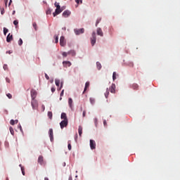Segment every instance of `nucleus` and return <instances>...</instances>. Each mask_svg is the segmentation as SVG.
Wrapping results in <instances>:
<instances>
[{"instance_id": "f257e3e1", "label": "nucleus", "mask_w": 180, "mask_h": 180, "mask_svg": "<svg viewBox=\"0 0 180 180\" xmlns=\"http://www.w3.org/2000/svg\"><path fill=\"white\" fill-rule=\"evenodd\" d=\"M91 46H95V43H96V33L93 32L92 37L91 38Z\"/></svg>"}, {"instance_id": "f03ea898", "label": "nucleus", "mask_w": 180, "mask_h": 180, "mask_svg": "<svg viewBox=\"0 0 180 180\" xmlns=\"http://www.w3.org/2000/svg\"><path fill=\"white\" fill-rule=\"evenodd\" d=\"M31 105L32 106V109L36 110L39 107V103H37V100H35V98L32 99Z\"/></svg>"}, {"instance_id": "7ed1b4c3", "label": "nucleus", "mask_w": 180, "mask_h": 180, "mask_svg": "<svg viewBox=\"0 0 180 180\" xmlns=\"http://www.w3.org/2000/svg\"><path fill=\"white\" fill-rule=\"evenodd\" d=\"M74 32H75V34H77L78 36L79 34H82V33H84L85 32V29H84V28L75 29Z\"/></svg>"}, {"instance_id": "20e7f679", "label": "nucleus", "mask_w": 180, "mask_h": 180, "mask_svg": "<svg viewBox=\"0 0 180 180\" xmlns=\"http://www.w3.org/2000/svg\"><path fill=\"white\" fill-rule=\"evenodd\" d=\"M60 129H64V127H67L68 126V120H63L60 123Z\"/></svg>"}, {"instance_id": "39448f33", "label": "nucleus", "mask_w": 180, "mask_h": 180, "mask_svg": "<svg viewBox=\"0 0 180 180\" xmlns=\"http://www.w3.org/2000/svg\"><path fill=\"white\" fill-rule=\"evenodd\" d=\"M90 148L91 150H95L96 148V143L92 139L90 140Z\"/></svg>"}, {"instance_id": "423d86ee", "label": "nucleus", "mask_w": 180, "mask_h": 180, "mask_svg": "<svg viewBox=\"0 0 180 180\" xmlns=\"http://www.w3.org/2000/svg\"><path fill=\"white\" fill-rule=\"evenodd\" d=\"M60 44L62 47H64L66 44L65 38L63 36L60 37Z\"/></svg>"}, {"instance_id": "0eeeda50", "label": "nucleus", "mask_w": 180, "mask_h": 180, "mask_svg": "<svg viewBox=\"0 0 180 180\" xmlns=\"http://www.w3.org/2000/svg\"><path fill=\"white\" fill-rule=\"evenodd\" d=\"M109 90H110V92H111V94H115L116 92V84H112Z\"/></svg>"}, {"instance_id": "6e6552de", "label": "nucleus", "mask_w": 180, "mask_h": 180, "mask_svg": "<svg viewBox=\"0 0 180 180\" xmlns=\"http://www.w3.org/2000/svg\"><path fill=\"white\" fill-rule=\"evenodd\" d=\"M36 96H37V91L34 89L31 90V98L32 99H36Z\"/></svg>"}, {"instance_id": "1a4fd4ad", "label": "nucleus", "mask_w": 180, "mask_h": 180, "mask_svg": "<svg viewBox=\"0 0 180 180\" xmlns=\"http://www.w3.org/2000/svg\"><path fill=\"white\" fill-rule=\"evenodd\" d=\"M63 12V10H61V7L59 8H56L55 12L53 13V16L56 17L57 15H60Z\"/></svg>"}, {"instance_id": "9d476101", "label": "nucleus", "mask_w": 180, "mask_h": 180, "mask_svg": "<svg viewBox=\"0 0 180 180\" xmlns=\"http://www.w3.org/2000/svg\"><path fill=\"white\" fill-rule=\"evenodd\" d=\"M70 15H71V11H68V10H66L65 11L63 14H62V16L63 18H68V16H70Z\"/></svg>"}, {"instance_id": "9b49d317", "label": "nucleus", "mask_w": 180, "mask_h": 180, "mask_svg": "<svg viewBox=\"0 0 180 180\" xmlns=\"http://www.w3.org/2000/svg\"><path fill=\"white\" fill-rule=\"evenodd\" d=\"M12 40H13V35L11 34V33H9L7 35L6 41H7V43H11L12 41Z\"/></svg>"}, {"instance_id": "f8f14e48", "label": "nucleus", "mask_w": 180, "mask_h": 180, "mask_svg": "<svg viewBox=\"0 0 180 180\" xmlns=\"http://www.w3.org/2000/svg\"><path fill=\"white\" fill-rule=\"evenodd\" d=\"M38 163L40 164V165H44V158L43 156L40 155L38 158Z\"/></svg>"}, {"instance_id": "ddd939ff", "label": "nucleus", "mask_w": 180, "mask_h": 180, "mask_svg": "<svg viewBox=\"0 0 180 180\" xmlns=\"http://www.w3.org/2000/svg\"><path fill=\"white\" fill-rule=\"evenodd\" d=\"M49 133V137H50L51 141H53L54 136H53V129H50Z\"/></svg>"}, {"instance_id": "4468645a", "label": "nucleus", "mask_w": 180, "mask_h": 180, "mask_svg": "<svg viewBox=\"0 0 180 180\" xmlns=\"http://www.w3.org/2000/svg\"><path fill=\"white\" fill-rule=\"evenodd\" d=\"M63 67L67 68V67H71V62H70V61H63Z\"/></svg>"}, {"instance_id": "2eb2a0df", "label": "nucleus", "mask_w": 180, "mask_h": 180, "mask_svg": "<svg viewBox=\"0 0 180 180\" xmlns=\"http://www.w3.org/2000/svg\"><path fill=\"white\" fill-rule=\"evenodd\" d=\"M97 34L103 37V32H102V29H101V27L97 28Z\"/></svg>"}, {"instance_id": "dca6fc26", "label": "nucleus", "mask_w": 180, "mask_h": 180, "mask_svg": "<svg viewBox=\"0 0 180 180\" xmlns=\"http://www.w3.org/2000/svg\"><path fill=\"white\" fill-rule=\"evenodd\" d=\"M60 118L63 119V120H68V118H67V114L65 112L61 113Z\"/></svg>"}, {"instance_id": "f3484780", "label": "nucleus", "mask_w": 180, "mask_h": 180, "mask_svg": "<svg viewBox=\"0 0 180 180\" xmlns=\"http://www.w3.org/2000/svg\"><path fill=\"white\" fill-rule=\"evenodd\" d=\"M88 88H89V82H86L83 94H85V92L86 91V89H88Z\"/></svg>"}, {"instance_id": "a211bd4d", "label": "nucleus", "mask_w": 180, "mask_h": 180, "mask_svg": "<svg viewBox=\"0 0 180 180\" xmlns=\"http://www.w3.org/2000/svg\"><path fill=\"white\" fill-rule=\"evenodd\" d=\"M18 122L19 121L18 120H11L10 121V124H11L12 126H14L15 124H18Z\"/></svg>"}, {"instance_id": "6ab92c4d", "label": "nucleus", "mask_w": 180, "mask_h": 180, "mask_svg": "<svg viewBox=\"0 0 180 180\" xmlns=\"http://www.w3.org/2000/svg\"><path fill=\"white\" fill-rule=\"evenodd\" d=\"M72 98H70L68 99V103H69V106L70 108V109H72Z\"/></svg>"}, {"instance_id": "aec40b11", "label": "nucleus", "mask_w": 180, "mask_h": 180, "mask_svg": "<svg viewBox=\"0 0 180 180\" xmlns=\"http://www.w3.org/2000/svg\"><path fill=\"white\" fill-rule=\"evenodd\" d=\"M68 54H70V56H72V57H74V56H75V51L74 50H71V51H69L68 52Z\"/></svg>"}, {"instance_id": "412c9836", "label": "nucleus", "mask_w": 180, "mask_h": 180, "mask_svg": "<svg viewBox=\"0 0 180 180\" xmlns=\"http://www.w3.org/2000/svg\"><path fill=\"white\" fill-rule=\"evenodd\" d=\"M78 133L79 136L81 137L82 136V127L81 126H79Z\"/></svg>"}, {"instance_id": "4be33fe9", "label": "nucleus", "mask_w": 180, "mask_h": 180, "mask_svg": "<svg viewBox=\"0 0 180 180\" xmlns=\"http://www.w3.org/2000/svg\"><path fill=\"white\" fill-rule=\"evenodd\" d=\"M96 67L98 70H101L102 68V65L99 62H96Z\"/></svg>"}, {"instance_id": "5701e85b", "label": "nucleus", "mask_w": 180, "mask_h": 180, "mask_svg": "<svg viewBox=\"0 0 180 180\" xmlns=\"http://www.w3.org/2000/svg\"><path fill=\"white\" fill-rule=\"evenodd\" d=\"M9 131H10L11 134H12V136H13L15 134V131L13 130V128L12 127H10Z\"/></svg>"}, {"instance_id": "b1692460", "label": "nucleus", "mask_w": 180, "mask_h": 180, "mask_svg": "<svg viewBox=\"0 0 180 180\" xmlns=\"http://www.w3.org/2000/svg\"><path fill=\"white\" fill-rule=\"evenodd\" d=\"M89 101H90V103H91V105H94L95 104V98L91 97L89 98Z\"/></svg>"}, {"instance_id": "393cba45", "label": "nucleus", "mask_w": 180, "mask_h": 180, "mask_svg": "<svg viewBox=\"0 0 180 180\" xmlns=\"http://www.w3.org/2000/svg\"><path fill=\"white\" fill-rule=\"evenodd\" d=\"M48 117L49 119H53V112L51 111L48 112Z\"/></svg>"}, {"instance_id": "a878e982", "label": "nucleus", "mask_w": 180, "mask_h": 180, "mask_svg": "<svg viewBox=\"0 0 180 180\" xmlns=\"http://www.w3.org/2000/svg\"><path fill=\"white\" fill-rule=\"evenodd\" d=\"M133 89H139V84H132Z\"/></svg>"}, {"instance_id": "bb28decb", "label": "nucleus", "mask_w": 180, "mask_h": 180, "mask_svg": "<svg viewBox=\"0 0 180 180\" xmlns=\"http://www.w3.org/2000/svg\"><path fill=\"white\" fill-rule=\"evenodd\" d=\"M54 5H55L56 9L61 8V6H60V3L56 2Z\"/></svg>"}, {"instance_id": "cd10ccee", "label": "nucleus", "mask_w": 180, "mask_h": 180, "mask_svg": "<svg viewBox=\"0 0 180 180\" xmlns=\"http://www.w3.org/2000/svg\"><path fill=\"white\" fill-rule=\"evenodd\" d=\"M8 32H9V30H8V28L4 27V34L5 36H6V33H8Z\"/></svg>"}, {"instance_id": "c85d7f7f", "label": "nucleus", "mask_w": 180, "mask_h": 180, "mask_svg": "<svg viewBox=\"0 0 180 180\" xmlns=\"http://www.w3.org/2000/svg\"><path fill=\"white\" fill-rule=\"evenodd\" d=\"M55 84H56V86H60V79H56Z\"/></svg>"}, {"instance_id": "c756f323", "label": "nucleus", "mask_w": 180, "mask_h": 180, "mask_svg": "<svg viewBox=\"0 0 180 180\" xmlns=\"http://www.w3.org/2000/svg\"><path fill=\"white\" fill-rule=\"evenodd\" d=\"M68 143V150L70 151H71V148H72V147H71V142L69 141Z\"/></svg>"}, {"instance_id": "7c9ffc66", "label": "nucleus", "mask_w": 180, "mask_h": 180, "mask_svg": "<svg viewBox=\"0 0 180 180\" xmlns=\"http://www.w3.org/2000/svg\"><path fill=\"white\" fill-rule=\"evenodd\" d=\"M32 26L35 30H37V24L36 22H33Z\"/></svg>"}, {"instance_id": "2f4dec72", "label": "nucleus", "mask_w": 180, "mask_h": 180, "mask_svg": "<svg viewBox=\"0 0 180 180\" xmlns=\"http://www.w3.org/2000/svg\"><path fill=\"white\" fill-rule=\"evenodd\" d=\"M23 44V40L22 39H20L18 41V45L22 46Z\"/></svg>"}, {"instance_id": "473e14b6", "label": "nucleus", "mask_w": 180, "mask_h": 180, "mask_svg": "<svg viewBox=\"0 0 180 180\" xmlns=\"http://www.w3.org/2000/svg\"><path fill=\"white\" fill-rule=\"evenodd\" d=\"M13 25H15V26H18V25H19V21H18V20H14Z\"/></svg>"}, {"instance_id": "72a5a7b5", "label": "nucleus", "mask_w": 180, "mask_h": 180, "mask_svg": "<svg viewBox=\"0 0 180 180\" xmlns=\"http://www.w3.org/2000/svg\"><path fill=\"white\" fill-rule=\"evenodd\" d=\"M112 79H113V81H115V79H116V72H114L112 74Z\"/></svg>"}, {"instance_id": "f704fd0d", "label": "nucleus", "mask_w": 180, "mask_h": 180, "mask_svg": "<svg viewBox=\"0 0 180 180\" xmlns=\"http://www.w3.org/2000/svg\"><path fill=\"white\" fill-rule=\"evenodd\" d=\"M105 98H108V96H109V89H107V91L105 94Z\"/></svg>"}, {"instance_id": "c9c22d12", "label": "nucleus", "mask_w": 180, "mask_h": 180, "mask_svg": "<svg viewBox=\"0 0 180 180\" xmlns=\"http://www.w3.org/2000/svg\"><path fill=\"white\" fill-rule=\"evenodd\" d=\"M46 15H51V10L50 8H49L47 11H46Z\"/></svg>"}, {"instance_id": "e433bc0d", "label": "nucleus", "mask_w": 180, "mask_h": 180, "mask_svg": "<svg viewBox=\"0 0 180 180\" xmlns=\"http://www.w3.org/2000/svg\"><path fill=\"white\" fill-rule=\"evenodd\" d=\"M62 56H63V57H67V56H68V52H63V53H62Z\"/></svg>"}, {"instance_id": "4c0bfd02", "label": "nucleus", "mask_w": 180, "mask_h": 180, "mask_svg": "<svg viewBox=\"0 0 180 180\" xmlns=\"http://www.w3.org/2000/svg\"><path fill=\"white\" fill-rule=\"evenodd\" d=\"M6 96L8 98V99H12V94L8 93L6 94Z\"/></svg>"}, {"instance_id": "58836bf2", "label": "nucleus", "mask_w": 180, "mask_h": 180, "mask_svg": "<svg viewBox=\"0 0 180 180\" xmlns=\"http://www.w3.org/2000/svg\"><path fill=\"white\" fill-rule=\"evenodd\" d=\"M3 68L5 71L8 70V65H4Z\"/></svg>"}, {"instance_id": "ea45409f", "label": "nucleus", "mask_w": 180, "mask_h": 180, "mask_svg": "<svg viewBox=\"0 0 180 180\" xmlns=\"http://www.w3.org/2000/svg\"><path fill=\"white\" fill-rule=\"evenodd\" d=\"M55 43H58V36H55Z\"/></svg>"}, {"instance_id": "a19ab883", "label": "nucleus", "mask_w": 180, "mask_h": 180, "mask_svg": "<svg viewBox=\"0 0 180 180\" xmlns=\"http://www.w3.org/2000/svg\"><path fill=\"white\" fill-rule=\"evenodd\" d=\"M21 171H22V175H25V169L23 168V167H21Z\"/></svg>"}, {"instance_id": "79ce46f5", "label": "nucleus", "mask_w": 180, "mask_h": 180, "mask_svg": "<svg viewBox=\"0 0 180 180\" xmlns=\"http://www.w3.org/2000/svg\"><path fill=\"white\" fill-rule=\"evenodd\" d=\"M100 22H101V20H97L96 22V26H98V25H99Z\"/></svg>"}, {"instance_id": "37998d69", "label": "nucleus", "mask_w": 180, "mask_h": 180, "mask_svg": "<svg viewBox=\"0 0 180 180\" xmlns=\"http://www.w3.org/2000/svg\"><path fill=\"white\" fill-rule=\"evenodd\" d=\"M45 78L46 79H50V77H49V75H47V73H45Z\"/></svg>"}, {"instance_id": "c03bdc74", "label": "nucleus", "mask_w": 180, "mask_h": 180, "mask_svg": "<svg viewBox=\"0 0 180 180\" xmlns=\"http://www.w3.org/2000/svg\"><path fill=\"white\" fill-rule=\"evenodd\" d=\"M51 91L52 93L56 92V88L52 87L51 89Z\"/></svg>"}, {"instance_id": "a18cd8bd", "label": "nucleus", "mask_w": 180, "mask_h": 180, "mask_svg": "<svg viewBox=\"0 0 180 180\" xmlns=\"http://www.w3.org/2000/svg\"><path fill=\"white\" fill-rule=\"evenodd\" d=\"M75 2H77V4H82V0H75Z\"/></svg>"}, {"instance_id": "49530a36", "label": "nucleus", "mask_w": 180, "mask_h": 180, "mask_svg": "<svg viewBox=\"0 0 180 180\" xmlns=\"http://www.w3.org/2000/svg\"><path fill=\"white\" fill-rule=\"evenodd\" d=\"M5 10L3 8V9H1V15H4V13H5V11H4Z\"/></svg>"}, {"instance_id": "de8ad7c7", "label": "nucleus", "mask_w": 180, "mask_h": 180, "mask_svg": "<svg viewBox=\"0 0 180 180\" xmlns=\"http://www.w3.org/2000/svg\"><path fill=\"white\" fill-rule=\"evenodd\" d=\"M6 82H11V79H9V78H8V77H6Z\"/></svg>"}, {"instance_id": "09e8293b", "label": "nucleus", "mask_w": 180, "mask_h": 180, "mask_svg": "<svg viewBox=\"0 0 180 180\" xmlns=\"http://www.w3.org/2000/svg\"><path fill=\"white\" fill-rule=\"evenodd\" d=\"M86 115V111H83V117H85Z\"/></svg>"}, {"instance_id": "8fccbe9b", "label": "nucleus", "mask_w": 180, "mask_h": 180, "mask_svg": "<svg viewBox=\"0 0 180 180\" xmlns=\"http://www.w3.org/2000/svg\"><path fill=\"white\" fill-rule=\"evenodd\" d=\"M103 125L104 126H108V123L106 122V120L103 121Z\"/></svg>"}, {"instance_id": "3c124183", "label": "nucleus", "mask_w": 180, "mask_h": 180, "mask_svg": "<svg viewBox=\"0 0 180 180\" xmlns=\"http://www.w3.org/2000/svg\"><path fill=\"white\" fill-rule=\"evenodd\" d=\"M64 95V90H62L61 93H60V96H63Z\"/></svg>"}, {"instance_id": "603ef678", "label": "nucleus", "mask_w": 180, "mask_h": 180, "mask_svg": "<svg viewBox=\"0 0 180 180\" xmlns=\"http://www.w3.org/2000/svg\"><path fill=\"white\" fill-rule=\"evenodd\" d=\"M65 165H65V162H62V167H65Z\"/></svg>"}, {"instance_id": "864d4df0", "label": "nucleus", "mask_w": 180, "mask_h": 180, "mask_svg": "<svg viewBox=\"0 0 180 180\" xmlns=\"http://www.w3.org/2000/svg\"><path fill=\"white\" fill-rule=\"evenodd\" d=\"M64 9H65V7H64V6L60 8V10H62V12H63V11H64Z\"/></svg>"}, {"instance_id": "5fc2aeb1", "label": "nucleus", "mask_w": 180, "mask_h": 180, "mask_svg": "<svg viewBox=\"0 0 180 180\" xmlns=\"http://www.w3.org/2000/svg\"><path fill=\"white\" fill-rule=\"evenodd\" d=\"M6 53H8V54H12V51H7Z\"/></svg>"}, {"instance_id": "6e6d98bb", "label": "nucleus", "mask_w": 180, "mask_h": 180, "mask_svg": "<svg viewBox=\"0 0 180 180\" xmlns=\"http://www.w3.org/2000/svg\"><path fill=\"white\" fill-rule=\"evenodd\" d=\"M12 4V0H10V2L8 4L9 6H11V4Z\"/></svg>"}, {"instance_id": "4d7b16f0", "label": "nucleus", "mask_w": 180, "mask_h": 180, "mask_svg": "<svg viewBox=\"0 0 180 180\" xmlns=\"http://www.w3.org/2000/svg\"><path fill=\"white\" fill-rule=\"evenodd\" d=\"M16 13V11H13V15H15Z\"/></svg>"}, {"instance_id": "13d9d810", "label": "nucleus", "mask_w": 180, "mask_h": 180, "mask_svg": "<svg viewBox=\"0 0 180 180\" xmlns=\"http://www.w3.org/2000/svg\"><path fill=\"white\" fill-rule=\"evenodd\" d=\"M94 122H95V123H96V122H98V119L96 118V119L94 120Z\"/></svg>"}, {"instance_id": "bf43d9fd", "label": "nucleus", "mask_w": 180, "mask_h": 180, "mask_svg": "<svg viewBox=\"0 0 180 180\" xmlns=\"http://www.w3.org/2000/svg\"><path fill=\"white\" fill-rule=\"evenodd\" d=\"M68 180H72V176H70Z\"/></svg>"}, {"instance_id": "052dcab7", "label": "nucleus", "mask_w": 180, "mask_h": 180, "mask_svg": "<svg viewBox=\"0 0 180 180\" xmlns=\"http://www.w3.org/2000/svg\"><path fill=\"white\" fill-rule=\"evenodd\" d=\"M6 1V5H7V4H8V0H5Z\"/></svg>"}, {"instance_id": "680f3d73", "label": "nucleus", "mask_w": 180, "mask_h": 180, "mask_svg": "<svg viewBox=\"0 0 180 180\" xmlns=\"http://www.w3.org/2000/svg\"><path fill=\"white\" fill-rule=\"evenodd\" d=\"M44 180H49V178L45 177V178H44Z\"/></svg>"}, {"instance_id": "e2e57ef3", "label": "nucleus", "mask_w": 180, "mask_h": 180, "mask_svg": "<svg viewBox=\"0 0 180 180\" xmlns=\"http://www.w3.org/2000/svg\"><path fill=\"white\" fill-rule=\"evenodd\" d=\"M60 88H63V83H61L60 84Z\"/></svg>"}, {"instance_id": "0e129e2a", "label": "nucleus", "mask_w": 180, "mask_h": 180, "mask_svg": "<svg viewBox=\"0 0 180 180\" xmlns=\"http://www.w3.org/2000/svg\"><path fill=\"white\" fill-rule=\"evenodd\" d=\"M42 108H44V105H42Z\"/></svg>"}, {"instance_id": "69168bd1", "label": "nucleus", "mask_w": 180, "mask_h": 180, "mask_svg": "<svg viewBox=\"0 0 180 180\" xmlns=\"http://www.w3.org/2000/svg\"><path fill=\"white\" fill-rule=\"evenodd\" d=\"M20 167L22 168V165H20Z\"/></svg>"}, {"instance_id": "338daca9", "label": "nucleus", "mask_w": 180, "mask_h": 180, "mask_svg": "<svg viewBox=\"0 0 180 180\" xmlns=\"http://www.w3.org/2000/svg\"><path fill=\"white\" fill-rule=\"evenodd\" d=\"M61 99H62V98H60V101H61Z\"/></svg>"}]
</instances>
